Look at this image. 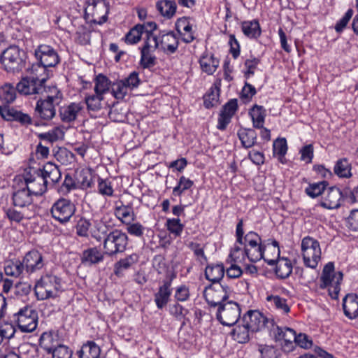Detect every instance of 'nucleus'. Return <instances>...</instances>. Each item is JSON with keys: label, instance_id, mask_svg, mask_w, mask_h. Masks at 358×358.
Instances as JSON below:
<instances>
[{"label": "nucleus", "instance_id": "obj_41", "mask_svg": "<svg viewBox=\"0 0 358 358\" xmlns=\"http://www.w3.org/2000/svg\"><path fill=\"white\" fill-rule=\"evenodd\" d=\"M334 172L339 178H350L352 176L351 164L346 158L340 159L336 162Z\"/></svg>", "mask_w": 358, "mask_h": 358}, {"label": "nucleus", "instance_id": "obj_52", "mask_svg": "<svg viewBox=\"0 0 358 358\" xmlns=\"http://www.w3.org/2000/svg\"><path fill=\"white\" fill-rule=\"evenodd\" d=\"M258 351L261 354V358H280V350L273 345H259Z\"/></svg>", "mask_w": 358, "mask_h": 358}, {"label": "nucleus", "instance_id": "obj_47", "mask_svg": "<svg viewBox=\"0 0 358 358\" xmlns=\"http://www.w3.org/2000/svg\"><path fill=\"white\" fill-rule=\"evenodd\" d=\"M4 271L7 275L18 277L24 271L22 262L20 260L9 261L4 266Z\"/></svg>", "mask_w": 358, "mask_h": 358}, {"label": "nucleus", "instance_id": "obj_32", "mask_svg": "<svg viewBox=\"0 0 358 358\" xmlns=\"http://www.w3.org/2000/svg\"><path fill=\"white\" fill-rule=\"evenodd\" d=\"M121 205L115 206V215L124 224H129L136 219L133 207L129 205H124L120 201Z\"/></svg>", "mask_w": 358, "mask_h": 358}, {"label": "nucleus", "instance_id": "obj_51", "mask_svg": "<svg viewBox=\"0 0 358 358\" xmlns=\"http://www.w3.org/2000/svg\"><path fill=\"white\" fill-rule=\"evenodd\" d=\"M152 50L141 49L140 65L143 69H150L156 64V57L152 55Z\"/></svg>", "mask_w": 358, "mask_h": 358}, {"label": "nucleus", "instance_id": "obj_49", "mask_svg": "<svg viewBox=\"0 0 358 358\" xmlns=\"http://www.w3.org/2000/svg\"><path fill=\"white\" fill-rule=\"evenodd\" d=\"M193 185V180L182 176L180 177L177 185L173 189L172 194L175 196H181L185 191L190 189Z\"/></svg>", "mask_w": 358, "mask_h": 358}, {"label": "nucleus", "instance_id": "obj_39", "mask_svg": "<svg viewBox=\"0 0 358 358\" xmlns=\"http://www.w3.org/2000/svg\"><path fill=\"white\" fill-rule=\"evenodd\" d=\"M249 114L252 118L253 127L255 128H263L266 115L265 108L262 106L255 104L250 110Z\"/></svg>", "mask_w": 358, "mask_h": 358}, {"label": "nucleus", "instance_id": "obj_25", "mask_svg": "<svg viewBox=\"0 0 358 358\" xmlns=\"http://www.w3.org/2000/svg\"><path fill=\"white\" fill-rule=\"evenodd\" d=\"M56 106V104L41 98L36 102L34 114L43 120H50L55 116Z\"/></svg>", "mask_w": 358, "mask_h": 358}, {"label": "nucleus", "instance_id": "obj_15", "mask_svg": "<svg viewBox=\"0 0 358 358\" xmlns=\"http://www.w3.org/2000/svg\"><path fill=\"white\" fill-rule=\"evenodd\" d=\"M41 175L37 176V180L40 185H44L45 190L48 184L55 185L61 178V173L59 168L54 164L48 162L45 164L42 170H39Z\"/></svg>", "mask_w": 358, "mask_h": 358}, {"label": "nucleus", "instance_id": "obj_44", "mask_svg": "<svg viewBox=\"0 0 358 358\" xmlns=\"http://www.w3.org/2000/svg\"><path fill=\"white\" fill-rule=\"evenodd\" d=\"M329 185L327 181H321L318 182L310 183L309 185L305 189L306 194L310 198H316L323 193L324 194L327 187Z\"/></svg>", "mask_w": 358, "mask_h": 358}, {"label": "nucleus", "instance_id": "obj_37", "mask_svg": "<svg viewBox=\"0 0 358 358\" xmlns=\"http://www.w3.org/2000/svg\"><path fill=\"white\" fill-rule=\"evenodd\" d=\"M94 175L89 169H81L76 172V180L78 187L87 189L93 185Z\"/></svg>", "mask_w": 358, "mask_h": 358}, {"label": "nucleus", "instance_id": "obj_16", "mask_svg": "<svg viewBox=\"0 0 358 358\" xmlns=\"http://www.w3.org/2000/svg\"><path fill=\"white\" fill-rule=\"evenodd\" d=\"M342 198L341 189L336 186H332L327 189L320 205L329 210L338 209L343 205Z\"/></svg>", "mask_w": 358, "mask_h": 358}, {"label": "nucleus", "instance_id": "obj_24", "mask_svg": "<svg viewBox=\"0 0 358 358\" xmlns=\"http://www.w3.org/2000/svg\"><path fill=\"white\" fill-rule=\"evenodd\" d=\"M175 27L177 32L185 43H190L196 39L194 31L192 29V25L189 22V17H182L178 18L176 22Z\"/></svg>", "mask_w": 358, "mask_h": 358}, {"label": "nucleus", "instance_id": "obj_29", "mask_svg": "<svg viewBox=\"0 0 358 358\" xmlns=\"http://www.w3.org/2000/svg\"><path fill=\"white\" fill-rule=\"evenodd\" d=\"M243 34L250 39H257L262 34V29L259 20H245L241 22Z\"/></svg>", "mask_w": 358, "mask_h": 358}, {"label": "nucleus", "instance_id": "obj_13", "mask_svg": "<svg viewBox=\"0 0 358 358\" xmlns=\"http://www.w3.org/2000/svg\"><path fill=\"white\" fill-rule=\"evenodd\" d=\"M45 192L44 185H41L38 189H36L34 182L31 183L27 187L18 189L13 193L12 199L15 206L24 208L29 206L33 202L32 195H41Z\"/></svg>", "mask_w": 358, "mask_h": 358}, {"label": "nucleus", "instance_id": "obj_35", "mask_svg": "<svg viewBox=\"0 0 358 358\" xmlns=\"http://www.w3.org/2000/svg\"><path fill=\"white\" fill-rule=\"evenodd\" d=\"M199 64L203 71L212 75L219 66V60L215 58L213 54L204 52L199 59Z\"/></svg>", "mask_w": 358, "mask_h": 358}, {"label": "nucleus", "instance_id": "obj_40", "mask_svg": "<svg viewBox=\"0 0 358 358\" xmlns=\"http://www.w3.org/2000/svg\"><path fill=\"white\" fill-rule=\"evenodd\" d=\"M157 10L164 17L171 18L176 11V3L173 1L162 0L157 2Z\"/></svg>", "mask_w": 358, "mask_h": 358}, {"label": "nucleus", "instance_id": "obj_36", "mask_svg": "<svg viewBox=\"0 0 358 358\" xmlns=\"http://www.w3.org/2000/svg\"><path fill=\"white\" fill-rule=\"evenodd\" d=\"M238 136L245 148H252L256 144L257 135L252 129L241 128L238 131Z\"/></svg>", "mask_w": 358, "mask_h": 358}, {"label": "nucleus", "instance_id": "obj_64", "mask_svg": "<svg viewBox=\"0 0 358 358\" xmlns=\"http://www.w3.org/2000/svg\"><path fill=\"white\" fill-rule=\"evenodd\" d=\"M346 226L352 231H358V209L350 211L346 219Z\"/></svg>", "mask_w": 358, "mask_h": 358}, {"label": "nucleus", "instance_id": "obj_59", "mask_svg": "<svg viewBox=\"0 0 358 358\" xmlns=\"http://www.w3.org/2000/svg\"><path fill=\"white\" fill-rule=\"evenodd\" d=\"M268 301H273L277 309L281 310L284 313H288L290 311V308L287 303V300L278 295H270L266 298Z\"/></svg>", "mask_w": 358, "mask_h": 358}, {"label": "nucleus", "instance_id": "obj_26", "mask_svg": "<svg viewBox=\"0 0 358 358\" xmlns=\"http://www.w3.org/2000/svg\"><path fill=\"white\" fill-rule=\"evenodd\" d=\"M271 324L272 326L271 335L273 336L275 341L295 342L296 334L293 329L275 325L273 320L271 321Z\"/></svg>", "mask_w": 358, "mask_h": 358}, {"label": "nucleus", "instance_id": "obj_43", "mask_svg": "<svg viewBox=\"0 0 358 358\" xmlns=\"http://www.w3.org/2000/svg\"><path fill=\"white\" fill-rule=\"evenodd\" d=\"M220 89L216 85L212 86L203 96V104L206 108H210L218 103Z\"/></svg>", "mask_w": 358, "mask_h": 358}, {"label": "nucleus", "instance_id": "obj_58", "mask_svg": "<svg viewBox=\"0 0 358 358\" xmlns=\"http://www.w3.org/2000/svg\"><path fill=\"white\" fill-rule=\"evenodd\" d=\"M1 99L7 103H13L16 99V87L10 84H6L2 88Z\"/></svg>", "mask_w": 358, "mask_h": 358}, {"label": "nucleus", "instance_id": "obj_10", "mask_svg": "<svg viewBox=\"0 0 358 358\" xmlns=\"http://www.w3.org/2000/svg\"><path fill=\"white\" fill-rule=\"evenodd\" d=\"M217 319L224 326H233L241 317V308L238 303L228 301L217 308Z\"/></svg>", "mask_w": 358, "mask_h": 358}, {"label": "nucleus", "instance_id": "obj_48", "mask_svg": "<svg viewBox=\"0 0 358 358\" xmlns=\"http://www.w3.org/2000/svg\"><path fill=\"white\" fill-rule=\"evenodd\" d=\"M103 96L98 94L88 95L85 97V102L89 112H98L102 108Z\"/></svg>", "mask_w": 358, "mask_h": 358}, {"label": "nucleus", "instance_id": "obj_30", "mask_svg": "<svg viewBox=\"0 0 358 358\" xmlns=\"http://www.w3.org/2000/svg\"><path fill=\"white\" fill-rule=\"evenodd\" d=\"M101 348L93 341H87L76 352L78 358H99Z\"/></svg>", "mask_w": 358, "mask_h": 358}, {"label": "nucleus", "instance_id": "obj_53", "mask_svg": "<svg viewBox=\"0 0 358 358\" xmlns=\"http://www.w3.org/2000/svg\"><path fill=\"white\" fill-rule=\"evenodd\" d=\"M111 91L117 99H123L128 94L129 90L122 80H118L111 85Z\"/></svg>", "mask_w": 358, "mask_h": 358}, {"label": "nucleus", "instance_id": "obj_61", "mask_svg": "<svg viewBox=\"0 0 358 358\" xmlns=\"http://www.w3.org/2000/svg\"><path fill=\"white\" fill-rule=\"evenodd\" d=\"M50 354L52 358H71L73 352L66 345L59 344Z\"/></svg>", "mask_w": 358, "mask_h": 358}, {"label": "nucleus", "instance_id": "obj_19", "mask_svg": "<svg viewBox=\"0 0 358 358\" xmlns=\"http://www.w3.org/2000/svg\"><path fill=\"white\" fill-rule=\"evenodd\" d=\"M237 110L238 101L236 99H230L225 103L219 115L217 128L221 131L225 130Z\"/></svg>", "mask_w": 358, "mask_h": 358}, {"label": "nucleus", "instance_id": "obj_63", "mask_svg": "<svg viewBox=\"0 0 358 358\" xmlns=\"http://www.w3.org/2000/svg\"><path fill=\"white\" fill-rule=\"evenodd\" d=\"M159 48H160L159 35L157 36L154 34H150L146 36V39L141 48H144L145 50H152V51H155Z\"/></svg>", "mask_w": 358, "mask_h": 358}, {"label": "nucleus", "instance_id": "obj_12", "mask_svg": "<svg viewBox=\"0 0 358 358\" xmlns=\"http://www.w3.org/2000/svg\"><path fill=\"white\" fill-rule=\"evenodd\" d=\"M76 212V206L70 200L61 198L50 208L52 217L61 224L68 222Z\"/></svg>", "mask_w": 358, "mask_h": 358}, {"label": "nucleus", "instance_id": "obj_57", "mask_svg": "<svg viewBox=\"0 0 358 358\" xmlns=\"http://www.w3.org/2000/svg\"><path fill=\"white\" fill-rule=\"evenodd\" d=\"M260 59L252 56L245 61L244 66L246 71L244 73V76L245 78H249L255 74V71L257 66L260 64Z\"/></svg>", "mask_w": 358, "mask_h": 358}, {"label": "nucleus", "instance_id": "obj_28", "mask_svg": "<svg viewBox=\"0 0 358 358\" xmlns=\"http://www.w3.org/2000/svg\"><path fill=\"white\" fill-rule=\"evenodd\" d=\"M83 108L80 103H71L59 108V113L62 122L70 123L76 120L78 113Z\"/></svg>", "mask_w": 358, "mask_h": 358}, {"label": "nucleus", "instance_id": "obj_1", "mask_svg": "<svg viewBox=\"0 0 358 358\" xmlns=\"http://www.w3.org/2000/svg\"><path fill=\"white\" fill-rule=\"evenodd\" d=\"M236 243L243 246L241 248L236 246L230 252L229 257L234 262H238L240 258V254L242 255V259L247 257L251 262H257L264 257L266 245L262 243L261 236L255 231H248L244 235L243 221L239 220L236 228Z\"/></svg>", "mask_w": 358, "mask_h": 358}, {"label": "nucleus", "instance_id": "obj_27", "mask_svg": "<svg viewBox=\"0 0 358 358\" xmlns=\"http://www.w3.org/2000/svg\"><path fill=\"white\" fill-rule=\"evenodd\" d=\"M344 315L350 320L358 318V295L355 293L347 294L343 299Z\"/></svg>", "mask_w": 358, "mask_h": 358}, {"label": "nucleus", "instance_id": "obj_42", "mask_svg": "<svg viewBox=\"0 0 358 358\" xmlns=\"http://www.w3.org/2000/svg\"><path fill=\"white\" fill-rule=\"evenodd\" d=\"M250 329L243 323L242 325H237L231 331L234 340L239 343H245L249 341V332Z\"/></svg>", "mask_w": 358, "mask_h": 358}, {"label": "nucleus", "instance_id": "obj_22", "mask_svg": "<svg viewBox=\"0 0 358 358\" xmlns=\"http://www.w3.org/2000/svg\"><path fill=\"white\" fill-rule=\"evenodd\" d=\"M159 38L160 48L164 54L170 55L176 52L179 46V38L173 31L161 32Z\"/></svg>", "mask_w": 358, "mask_h": 358}, {"label": "nucleus", "instance_id": "obj_33", "mask_svg": "<svg viewBox=\"0 0 358 358\" xmlns=\"http://www.w3.org/2000/svg\"><path fill=\"white\" fill-rule=\"evenodd\" d=\"M138 261V256L133 253L124 258L120 259L114 264V273L118 277L123 275V271L129 268L132 265Z\"/></svg>", "mask_w": 358, "mask_h": 358}, {"label": "nucleus", "instance_id": "obj_11", "mask_svg": "<svg viewBox=\"0 0 358 358\" xmlns=\"http://www.w3.org/2000/svg\"><path fill=\"white\" fill-rule=\"evenodd\" d=\"M35 56L42 66L38 67L40 71L45 72V68L55 67L60 62L57 52L50 45L41 44L35 50Z\"/></svg>", "mask_w": 358, "mask_h": 358}, {"label": "nucleus", "instance_id": "obj_7", "mask_svg": "<svg viewBox=\"0 0 358 358\" xmlns=\"http://www.w3.org/2000/svg\"><path fill=\"white\" fill-rule=\"evenodd\" d=\"M301 251L304 264L315 268L321 259V249L319 242L310 236L304 237L301 241Z\"/></svg>", "mask_w": 358, "mask_h": 358}, {"label": "nucleus", "instance_id": "obj_2", "mask_svg": "<svg viewBox=\"0 0 358 358\" xmlns=\"http://www.w3.org/2000/svg\"><path fill=\"white\" fill-rule=\"evenodd\" d=\"M343 278L342 272L337 273L334 271V264L327 263L323 268L322 275L320 278L321 289L328 287L329 295L333 299H337L341 290V283Z\"/></svg>", "mask_w": 358, "mask_h": 358}, {"label": "nucleus", "instance_id": "obj_55", "mask_svg": "<svg viewBox=\"0 0 358 358\" xmlns=\"http://www.w3.org/2000/svg\"><path fill=\"white\" fill-rule=\"evenodd\" d=\"M166 225L169 232L176 237L180 236L184 229V225L179 218L168 219Z\"/></svg>", "mask_w": 358, "mask_h": 358}, {"label": "nucleus", "instance_id": "obj_38", "mask_svg": "<svg viewBox=\"0 0 358 358\" xmlns=\"http://www.w3.org/2000/svg\"><path fill=\"white\" fill-rule=\"evenodd\" d=\"M103 259V254L96 248L85 250L81 255V262L84 264H95Z\"/></svg>", "mask_w": 358, "mask_h": 358}, {"label": "nucleus", "instance_id": "obj_18", "mask_svg": "<svg viewBox=\"0 0 358 358\" xmlns=\"http://www.w3.org/2000/svg\"><path fill=\"white\" fill-rule=\"evenodd\" d=\"M243 322L251 331H258L271 322L259 310H248L243 317Z\"/></svg>", "mask_w": 358, "mask_h": 358}, {"label": "nucleus", "instance_id": "obj_34", "mask_svg": "<svg viewBox=\"0 0 358 358\" xmlns=\"http://www.w3.org/2000/svg\"><path fill=\"white\" fill-rule=\"evenodd\" d=\"M39 345L47 353L50 354L59 345L57 336L52 331L43 332L40 336Z\"/></svg>", "mask_w": 358, "mask_h": 358}, {"label": "nucleus", "instance_id": "obj_6", "mask_svg": "<svg viewBox=\"0 0 358 358\" xmlns=\"http://www.w3.org/2000/svg\"><path fill=\"white\" fill-rule=\"evenodd\" d=\"M41 74L35 73V76H26L17 84V92L22 95L43 94L45 90V83L48 76L41 78Z\"/></svg>", "mask_w": 358, "mask_h": 358}, {"label": "nucleus", "instance_id": "obj_54", "mask_svg": "<svg viewBox=\"0 0 358 358\" xmlns=\"http://www.w3.org/2000/svg\"><path fill=\"white\" fill-rule=\"evenodd\" d=\"M273 154L278 155L281 163H284L283 159L287 151V144L285 138H278L273 142Z\"/></svg>", "mask_w": 358, "mask_h": 358}, {"label": "nucleus", "instance_id": "obj_60", "mask_svg": "<svg viewBox=\"0 0 358 358\" xmlns=\"http://www.w3.org/2000/svg\"><path fill=\"white\" fill-rule=\"evenodd\" d=\"M341 192L343 194V203L346 201L350 204H352L357 202V198L358 196V187H355L352 189L350 187H345L344 189H341Z\"/></svg>", "mask_w": 358, "mask_h": 358}, {"label": "nucleus", "instance_id": "obj_4", "mask_svg": "<svg viewBox=\"0 0 358 358\" xmlns=\"http://www.w3.org/2000/svg\"><path fill=\"white\" fill-rule=\"evenodd\" d=\"M26 55L17 46L11 45L1 54L0 61L7 72L16 73L25 67Z\"/></svg>", "mask_w": 358, "mask_h": 358}, {"label": "nucleus", "instance_id": "obj_8", "mask_svg": "<svg viewBox=\"0 0 358 358\" xmlns=\"http://www.w3.org/2000/svg\"><path fill=\"white\" fill-rule=\"evenodd\" d=\"M13 322L22 332L34 331L38 324V313L30 306H24L13 315Z\"/></svg>", "mask_w": 358, "mask_h": 358}, {"label": "nucleus", "instance_id": "obj_21", "mask_svg": "<svg viewBox=\"0 0 358 358\" xmlns=\"http://www.w3.org/2000/svg\"><path fill=\"white\" fill-rule=\"evenodd\" d=\"M174 276L169 280L163 281L161 286L159 287L158 290L154 294V300L158 309H163L169 303L171 299L172 289L171 284Z\"/></svg>", "mask_w": 358, "mask_h": 358}, {"label": "nucleus", "instance_id": "obj_31", "mask_svg": "<svg viewBox=\"0 0 358 358\" xmlns=\"http://www.w3.org/2000/svg\"><path fill=\"white\" fill-rule=\"evenodd\" d=\"M225 270L222 264H208L205 269L206 278L212 283L220 282L224 275Z\"/></svg>", "mask_w": 358, "mask_h": 358}, {"label": "nucleus", "instance_id": "obj_46", "mask_svg": "<svg viewBox=\"0 0 358 358\" xmlns=\"http://www.w3.org/2000/svg\"><path fill=\"white\" fill-rule=\"evenodd\" d=\"M94 92L96 94L103 96V94L108 92L111 83L109 79L102 74L98 75L95 78Z\"/></svg>", "mask_w": 358, "mask_h": 358}, {"label": "nucleus", "instance_id": "obj_50", "mask_svg": "<svg viewBox=\"0 0 358 358\" xmlns=\"http://www.w3.org/2000/svg\"><path fill=\"white\" fill-rule=\"evenodd\" d=\"M143 34V27L138 24L132 27L125 36V42L128 44H136L141 39Z\"/></svg>", "mask_w": 358, "mask_h": 358}, {"label": "nucleus", "instance_id": "obj_56", "mask_svg": "<svg viewBox=\"0 0 358 358\" xmlns=\"http://www.w3.org/2000/svg\"><path fill=\"white\" fill-rule=\"evenodd\" d=\"M98 192L107 196H112L113 195V188L111 182L108 179H103L98 177Z\"/></svg>", "mask_w": 358, "mask_h": 358}, {"label": "nucleus", "instance_id": "obj_17", "mask_svg": "<svg viewBox=\"0 0 358 358\" xmlns=\"http://www.w3.org/2000/svg\"><path fill=\"white\" fill-rule=\"evenodd\" d=\"M88 5L92 7L91 24L101 25L108 20L109 6L105 0H89Z\"/></svg>", "mask_w": 358, "mask_h": 358}, {"label": "nucleus", "instance_id": "obj_45", "mask_svg": "<svg viewBox=\"0 0 358 358\" xmlns=\"http://www.w3.org/2000/svg\"><path fill=\"white\" fill-rule=\"evenodd\" d=\"M43 92L45 94L44 99L56 105L59 106L63 100V94L56 86H45Z\"/></svg>", "mask_w": 358, "mask_h": 358}, {"label": "nucleus", "instance_id": "obj_23", "mask_svg": "<svg viewBox=\"0 0 358 358\" xmlns=\"http://www.w3.org/2000/svg\"><path fill=\"white\" fill-rule=\"evenodd\" d=\"M0 115L7 121H17L22 125L27 126L32 124V119L28 114L13 108L0 106Z\"/></svg>", "mask_w": 358, "mask_h": 358}, {"label": "nucleus", "instance_id": "obj_5", "mask_svg": "<svg viewBox=\"0 0 358 358\" xmlns=\"http://www.w3.org/2000/svg\"><path fill=\"white\" fill-rule=\"evenodd\" d=\"M128 236L119 229H114L108 234L103 243V253L112 257L123 252L128 245Z\"/></svg>", "mask_w": 358, "mask_h": 358}, {"label": "nucleus", "instance_id": "obj_14", "mask_svg": "<svg viewBox=\"0 0 358 358\" xmlns=\"http://www.w3.org/2000/svg\"><path fill=\"white\" fill-rule=\"evenodd\" d=\"M24 270L27 274L34 273L41 270L45 265L44 257L37 250L27 252L22 259Z\"/></svg>", "mask_w": 358, "mask_h": 358}, {"label": "nucleus", "instance_id": "obj_62", "mask_svg": "<svg viewBox=\"0 0 358 358\" xmlns=\"http://www.w3.org/2000/svg\"><path fill=\"white\" fill-rule=\"evenodd\" d=\"M174 298L178 302H185L189 299V289L185 285H181L176 288Z\"/></svg>", "mask_w": 358, "mask_h": 358}, {"label": "nucleus", "instance_id": "obj_20", "mask_svg": "<svg viewBox=\"0 0 358 358\" xmlns=\"http://www.w3.org/2000/svg\"><path fill=\"white\" fill-rule=\"evenodd\" d=\"M269 266L275 265V273L279 279H287L292 273L293 266L291 260L287 257H278L275 259H264Z\"/></svg>", "mask_w": 358, "mask_h": 358}, {"label": "nucleus", "instance_id": "obj_3", "mask_svg": "<svg viewBox=\"0 0 358 358\" xmlns=\"http://www.w3.org/2000/svg\"><path fill=\"white\" fill-rule=\"evenodd\" d=\"M62 289V279L54 275H45L38 280L34 287L38 300L56 298Z\"/></svg>", "mask_w": 358, "mask_h": 358}, {"label": "nucleus", "instance_id": "obj_9", "mask_svg": "<svg viewBox=\"0 0 358 358\" xmlns=\"http://www.w3.org/2000/svg\"><path fill=\"white\" fill-rule=\"evenodd\" d=\"M231 290L229 286L220 282L211 283L203 291V297L210 307H219L226 302Z\"/></svg>", "mask_w": 358, "mask_h": 358}]
</instances>
